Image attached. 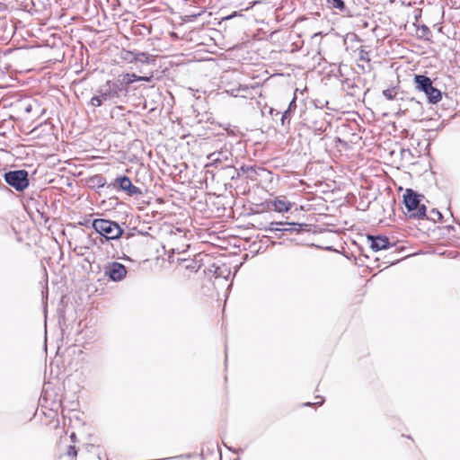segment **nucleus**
<instances>
[{"mask_svg":"<svg viewBox=\"0 0 460 460\" xmlns=\"http://www.w3.org/2000/svg\"><path fill=\"white\" fill-rule=\"evenodd\" d=\"M97 457H98L99 460H102L100 453H98Z\"/></svg>","mask_w":460,"mask_h":460,"instance_id":"c756f323","label":"nucleus"},{"mask_svg":"<svg viewBox=\"0 0 460 460\" xmlns=\"http://www.w3.org/2000/svg\"><path fill=\"white\" fill-rule=\"evenodd\" d=\"M23 109L26 113H31L35 108H39L38 102L36 101H30L23 103Z\"/></svg>","mask_w":460,"mask_h":460,"instance_id":"aec40b11","label":"nucleus"},{"mask_svg":"<svg viewBox=\"0 0 460 460\" xmlns=\"http://www.w3.org/2000/svg\"><path fill=\"white\" fill-rule=\"evenodd\" d=\"M414 82L417 90L425 93L429 103L436 104L441 101L442 93L440 90L433 86L429 77L424 75H415Z\"/></svg>","mask_w":460,"mask_h":460,"instance_id":"20e7f679","label":"nucleus"},{"mask_svg":"<svg viewBox=\"0 0 460 460\" xmlns=\"http://www.w3.org/2000/svg\"><path fill=\"white\" fill-rule=\"evenodd\" d=\"M317 398H320V396H317ZM324 400L321 397V401L320 402H306L305 403L304 405L305 406H311L312 404H318V405H322L323 403Z\"/></svg>","mask_w":460,"mask_h":460,"instance_id":"b1692460","label":"nucleus"},{"mask_svg":"<svg viewBox=\"0 0 460 460\" xmlns=\"http://www.w3.org/2000/svg\"><path fill=\"white\" fill-rule=\"evenodd\" d=\"M71 439L74 440L75 438V433H72L71 436H70Z\"/></svg>","mask_w":460,"mask_h":460,"instance_id":"cd10ccee","label":"nucleus"},{"mask_svg":"<svg viewBox=\"0 0 460 460\" xmlns=\"http://www.w3.org/2000/svg\"><path fill=\"white\" fill-rule=\"evenodd\" d=\"M119 86L120 84H117L114 79L107 80L99 86L96 93L91 98L89 104L93 107H100L107 102L114 104L125 102L128 97Z\"/></svg>","mask_w":460,"mask_h":460,"instance_id":"f257e3e1","label":"nucleus"},{"mask_svg":"<svg viewBox=\"0 0 460 460\" xmlns=\"http://www.w3.org/2000/svg\"><path fill=\"white\" fill-rule=\"evenodd\" d=\"M235 15H236V13H234V14H232V15H229L226 19H230V18H232V17H234V16H235Z\"/></svg>","mask_w":460,"mask_h":460,"instance_id":"c85d7f7f","label":"nucleus"},{"mask_svg":"<svg viewBox=\"0 0 460 460\" xmlns=\"http://www.w3.org/2000/svg\"><path fill=\"white\" fill-rule=\"evenodd\" d=\"M271 204L274 210L279 213L288 212L292 207V204L290 202L287 201L286 199H281L279 198L275 199L271 202Z\"/></svg>","mask_w":460,"mask_h":460,"instance_id":"f8f14e48","label":"nucleus"},{"mask_svg":"<svg viewBox=\"0 0 460 460\" xmlns=\"http://www.w3.org/2000/svg\"><path fill=\"white\" fill-rule=\"evenodd\" d=\"M136 52L130 51V50H122L121 52V58L128 63L134 62Z\"/></svg>","mask_w":460,"mask_h":460,"instance_id":"a211bd4d","label":"nucleus"},{"mask_svg":"<svg viewBox=\"0 0 460 460\" xmlns=\"http://www.w3.org/2000/svg\"><path fill=\"white\" fill-rule=\"evenodd\" d=\"M131 181L128 176H120L115 179V184L118 185L119 190L124 191H126Z\"/></svg>","mask_w":460,"mask_h":460,"instance_id":"dca6fc26","label":"nucleus"},{"mask_svg":"<svg viewBox=\"0 0 460 460\" xmlns=\"http://www.w3.org/2000/svg\"><path fill=\"white\" fill-rule=\"evenodd\" d=\"M298 226L299 228L301 227V225H298V224H295V223H288V222H270L269 226L266 228V230L268 231H270V232H276V231H289V230H295V231H298V229L296 228H287V227H282V226Z\"/></svg>","mask_w":460,"mask_h":460,"instance_id":"1a4fd4ad","label":"nucleus"},{"mask_svg":"<svg viewBox=\"0 0 460 460\" xmlns=\"http://www.w3.org/2000/svg\"><path fill=\"white\" fill-rule=\"evenodd\" d=\"M67 455L69 456L75 457L77 455V451L75 446H70L67 450Z\"/></svg>","mask_w":460,"mask_h":460,"instance_id":"4be33fe9","label":"nucleus"},{"mask_svg":"<svg viewBox=\"0 0 460 460\" xmlns=\"http://www.w3.org/2000/svg\"><path fill=\"white\" fill-rule=\"evenodd\" d=\"M103 272L104 275L112 281L119 282L125 279L127 275V269L123 264L118 261H111L105 264L103 267Z\"/></svg>","mask_w":460,"mask_h":460,"instance_id":"423d86ee","label":"nucleus"},{"mask_svg":"<svg viewBox=\"0 0 460 460\" xmlns=\"http://www.w3.org/2000/svg\"><path fill=\"white\" fill-rule=\"evenodd\" d=\"M421 197L411 189L406 190L403 195V203L410 213V217L423 219L426 217V207L420 204Z\"/></svg>","mask_w":460,"mask_h":460,"instance_id":"7ed1b4c3","label":"nucleus"},{"mask_svg":"<svg viewBox=\"0 0 460 460\" xmlns=\"http://www.w3.org/2000/svg\"><path fill=\"white\" fill-rule=\"evenodd\" d=\"M232 154L227 148L220 149L209 154L207 159L209 161V165L217 166L218 164L230 160Z\"/></svg>","mask_w":460,"mask_h":460,"instance_id":"6e6552de","label":"nucleus"},{"mask_svg":"<svg viewBox=\"0 0 460 460\" xmlns=\"http://www.w3.org/2000/svg\"><path fill=\"white\" fill-rule=\"evenodd\" d=\"M153 78V75H150V76H139V81H143V82H150Z\"/></svg>","mask_w":460,"mask_h":460,"instance_id":"393cba45","label":"nucleus"},{"mask_svg":"<svg viewBox=\"0 0 460 460\" xmlns=\"http://www.w3.org/2000/svg\"><path fill=\"white\" fill-rule=\"evenodd\" d=\"M326 4L331 9H337L340 12H346L347 7L343 0H326Z\"/></svg>","mask_w":460,"mask_h":460,"instance_id":"4468645a","label":"nucleus"},{"mask_svg":"<svg viewBox=\"0 0 460 460\" xmlns=\"http://www.w3.org/2000/svg\"><path fill=\"white\" fill-rule=\"evenodd\" d=\"M186 267H187L188 269H189V268H191V269L193 268V267H192V265H188V266H186Z\"/></svg>","mask_w":460,"mask_h":460,"instance_id":"7c9ffc66","label":"nucleus"},{"mask_svg":"<svg viewBox=\"0 0 460 460\" xmlns=\"http://www.w3.org/2000/svg\"><path fill=\"white\" fill-rule=\"evenodd\" d=\"M88 184L93 189H101L105 186L106 179L102 174H95L88 179Z\"/></svg>","mask_w":460,"mask_h":460,"instance_id":"ddd939ff","label":"nucleus"},{"mask_svg":"<svg viewBox=\"0 0 460 460\" xmlns=\"http://www.w3.org/2000/svg\"><path fill=\"white\" fill-rule=\"evenodd\" d=\"M383 95L387 99V100H393L394 98V94L392 93V91L387 89V90H385L383 92Z\"/></svg>","mask_w":460,"mask_h":460,"instance_id":"5701e85b","label":"nucleus"},{"mask_svg":"<svg viewBox=\"0 0 460 460\" xmlns=\"http://www.w3.org/2000/svg\"><path fill=\"white\" fill-rule=\"evenodd\" d=\"M117 84H120V88L122 92L126 94L128 97V87L131 84V77L130 74L126 73L123 75H120L119 77L114 79Z\"/></svg>","mask_w":460,"mask_h":460,"instance_id":"9b49d317","label":"nucleus"},{"mask_svg":"<svg viewBox=\"0 0 460 460\" xmlns=\"http://www.w3.org/2000/svg\"><path fill=\"white\" fill-rule=\"evenodd\" d=\"M5 182L18 191L29 186V174L25 170L10 171L4 173Z\"/></svg>","mask_w":460,"mask_h":460,"instance_id":"39448f33","label":"nucleus"},{"mask_svg":"<svg viewBox=\"0 0 460 460\" xmlns=\"http://www.w3.org/2000/svg\"><path fill=\"white\" fill-rule=\"evenodd\" d=\"M139 76L140 75H137L135 74H130V77H131V84H133L134 82H137L139 81Z\"/></svg>","mask_w":460,"mask_h":460,"instance_id":"a878e982","label":"nucleus"},{"mask_svg":"<svg viewBox=\"0 0 460 460\" xmlns=\"http://www.w3.org/2000/svg\"><path fill=\"white\" fill-rule=\"evenodd\" d=\"M417 34L419 38L425 40H429L432 36L430 29L425 24L418 26Z\"/></svg>","mask_w":460,"mask_h":460,"instance_id":"2eb2a0df","label":"nucleus"},{"mask_svg":"<svg viewBox=\"0 0 460 460\" xmlns=\"http://www.w3.org/2000/svg\"><path fill=\"white\" fill-rule=\"evenodd\" d=\"M367 240L370 242V247L375 251L378 252L381 250H386L393 247L394 244L391 243L389 238L385 235H371L367 234Z\"/></svg>","mask_w":460,"mask_h":460,"instance_id":"0eeeda50","label":"nucleus"},{"mask_svg":"<svg viewBox=\"0 0 460 460\" xmlns=\"http://www.w3.org/2000/svg\"><path fill=\"white\" fill-rule=\"evenodd\" d=\"M126 192L129 196L140 195L142 193L141 190L138 187L133 185L132 182L130 184H128V187L126 190Z\"/></svg>","mask_w":460,"mask_h":460,"instance_id":"412c9836","label":"nucleus"},{"mask_svg":"<svg viewBox=\"0 0 460 460\" xmlns=\"http://www.w3.org/2000/svg\"><path fill=\"white\" fill-rule=\"evenodd\" d=\"M134 62H139L142 64H149L150 57L147 53L145 52H136Z\"/></svg>","mask_w":460,"mask_h":460,"instance_id":"f3484780","label":"nucleus"},{"mask_svg":"<svg viewBox=\"0 0 460 460\" xmlns=\"http://www.w3.org/2000/svg\"><path fill=\"white\" fill-rule=\"evenodd\" d=\"M428 219L436 222L437 220H440L442 218V214L436 208H433L429 211V216L426 215Z\"/></svg>","mask_w":460,"mask_h":460,"instance_id":"6ab92c4d","label":"nucleus"},{"mask_svg":"<svg viewBox=\"0 0 460 460\" xmlns=\"http://www.w3.org/2000/svg\"><path fill=\"white\" fill-rule=\"evenodd\" d=\"M269 112L271 116H273L274 114L278 115L279 114V111H277L275 109L273 108H270L269 110Z\"/></svg>","mask_w":460,"mask_h":460,"instance_id":"bb28decb","label":"nucleus"},{"mask_svg":"<svg viewBox=\"0 0 460 460\" xmlns=\"http://www.w3.org/2000/svg\"><path fill=\"white\" fill-rule=\"evenodd\" d=\"M296 94H294V97L291 100V102H289L288 109L281 115L280 121H281L282 126H285L287 121H288V123H289L290 118H291L292 114L295 112V110L296 108Z\"/></svg>","mask_w":460,"mask_h":460,"instance_id":"9d476101","label":"nucleus"},{"mask_svg":"<svg viewBox=\"0 0 460 460\" xmlns=\"http://www.w3.org/2000/svg\"><path fill=\"white\" fill-rule=\"evenodd\" d=\"M93 228L105 240H118L124 233L123 228L115 221L97 218L93 221Z\"/></svg>","mask_w":460,"mask_h":460,"instance_id":"f03ea898","label":"nucleus"}]
</instances>
